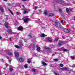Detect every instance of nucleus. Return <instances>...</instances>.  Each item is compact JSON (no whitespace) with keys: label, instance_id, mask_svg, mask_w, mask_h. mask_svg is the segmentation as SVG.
I'll return each instance as SVG.
<instances>
[{"label":"nucleus","instance_id":"obj_1","mask_svg":"<svg viewBox=\"0 0 75 75\" xmlns=\"http://www.w3.org/2000/svg\"><path fill=\"white\" fill-rule=\"evenodd\" d=\"M65 2V1L63 0H57V3H59L61 4H62V3H64Z\"/></svg>","mask_w":75,"mask_h":75},{"label":"nucleus","instance_id":"obj_2","mask_svg":"<svg viewBox=\"0 0 75 75\" xmlns=\"http://www.w3.org/2000/svg\"><path fill=\"white\" fill-rule=\"evenodd\" d=\"M64 30L65 33H70V31H71V30L69 29H64Z\"/></svg>","mask_w":75,"mask_h":75},{"label":"nucleus","instance_id":"obj_3","mask_svg":"<svg viewBox=\"0 0 75 75\" xmlns=\"http://www.w3.org/2000/svg\"><path fill=\"white\" fill-rule=\"evenodd\" d=\"M15 57L16 58H18L19 56V54L17 52H15L14 53Z\"/></svg>","mask_w":75,"mask_h":75},{"label":"nucleus","instance_id":"obj_4","mask_svg":"<svg viewBox=\"0 0 75 75\" xmlns=\"http://www.w3.org/2000/svg\"><path fill=\"white\" fill-rule=\"evenodd\" d=\"M8 22H6L5 23V26L6 28H8Z\"/></svg>","mask_w":75,"mask_h":75},{"label":"nucleus","instance_id":"obj_5","mask_svg":"<svg viewBox=\"0 0 75 75\" xmlns=\"http://www.w3.org/2000/svg\"><path fill=\"white\" fill-rule=\"evenodd\" d=\"M30 19V18H25L24 19L23 21L24 23H27L28 20Z\"/></svg>","mask_w":75,"mask_h":75},{"label":"nucleus","instance_id":"obj_6","mask_svg":"<svg viewBox=\"0 0 75 75\" xmlns=\"http://www.w3.org/2000/svg\"><path fill=\"white\" fill-rule=\"evenodd\" d=\"M18 30H20V31H23V27L21 26L19 27L18 28Z\"/></svg>","mask_w":75,"mask_h":75},{"label":"nucleus","instance_id":"obj_7","mask_svg":"<svg viewBox=\"0 0 75 75\" xmlns=\"http://www.w3.org/2000/svg\"><path fill=\"white\" fill-rule=\"evenodd\" d=\"M57 27L58 28H59L61 27V24L59 23L58 22L57 23Z\"/></svg>","mask_w":75,"mask_h":75},{"label":"nucleus","instance_id":"obj_8","mask_svg":"<svg viewBox=\"0 0 75 75\" xmlns=\"http://www.w3.org/2000/svg\"><path fill=\"white\" fill-rule=\"evenodd\" d=\"M24 59L23 58H20L19 59V61L20 62H23L24 61Z\"/></svg>","mask_w":75,"mask_h":75},{"label":"nucleus","instance_id":"obj_9","mask_svg":"<svg viewBox=\"0 0 75 75\" xmlns=\"http://www.w3.org/2000/svg\"><path fill=\"white\" fill-rule=\"evenodd\" d=\"M49 17H52V16H54V14L52 13H50L49 14Z\"/></svg>","mask_w":75,"mask_h":75},{"label":"nucleus","instance_id":"obj_10","mask_svg":"<svg viewBox=\"0 0 75 75\" xmlns=\"http://www.w3.org/2000/svg\"><path fill=\"white\" fill-rule=\"evenodd\" d=\"M45 49L47 50L48 51H50V50H51L50 48H49L48 47H45Z\"/></svg>","mask_w":75,"mask_h":75},{"label":"nucleus","instance_id":"obj_11","mask_svg":"<svg viewBox=\"0 0 75 75\" xmlns=\"http://www.w3.org/2000/svg\"><path fill=\"white\" fill-rule=\"evenodd\" d=\"M47 41H48V42H52V41L51 40V38L50 37H48V39L47 40Z\"/></svg>","mask_w":75,"mask_h":75},{"label":"nucleus","instance_id":"obj_12","mask_svg":"<svg viewBox=\"0 0 75 75\" xmlns=\"http://www.w3.org/2000/svg\"><path fill=\"white\" fill-rule=\"evenodd\" d=\"M7 32H8L9 34H12V31H11V29H8V30H7Z\"/></svg>","mask_w":75,"mask_h":75},{"label":"nucleus","instance_id":"obj_13","mask_svg":"<svg viewBox=\"0 0 75 75\" xmlns=\"http://www.w3.org/2000/svg\"><path fill=\"white\" fill-rule=\"evenodd\" d=\"M8 52V55H13V53H12V52H13L12 51V52Z\"/></svg>","mask_w":75,"mask_h":75},{"label":"nucleus","instance_id":"obj_14","mask_svg":"<svg viewBox=\"0 0 75 75\" xmlns=\"http://www.w3.org/2000/svg\"><path fill=\"white\" fill-rule=\"evenodd\" d=\"M0 10L1 11V12L2 13H3L4 12V9H3V8L2 7H1L0 8Z\"/></svg>","mask_w":75,"mask_h":75},{"label":"nucleus","instance_id":"obj_15","mask_svg":"<svg viewBox=\"0 0 75 75\" xmlns=\"http://www.w3.org/2000/svg\"><path fill=\"white\" fill-rule=\"evenodd\" d=\"M40 37H46L47 35H45L44 34H42L40 35Z\"/></svg>","mask_w":75,"mask_h":75},{"label":"nucleus","instance_id":"obj_16","mask_svg":"<svg viewBox=\"0 0 75 75\" xmlns=\"http://www.w3.org/2000/svg\"><path fill=\"white\" fill-rule=\"evenodd\" d=\"M61 69L62 71H64V70H66L67 69V67H63L61 68Z\"/></svg>","mask_w":75,"mask_h":75},{"label":"nucleus","instance_id":"obj_17","mask_svg":"<svg viewBox=\"0 0 75 75\" xmlns=\"http://www.w3.org/2000/svg\"><path fill=\"white\" fill-rule=\"evenodd\" d=\"M42 64L43 65H47V63H46L44 62L43 61H42Z\"/></svg>","mask_w":75,"mask_h":75},{"label":"nucleus","instance_id":"obj_18","mask_svg":"<svg viewBox=\"0 0 75 75\" xmlns=\"http://www.w3.org/2000/svg\"><path fill=\"white\" fill-rule=\"evenodd\" d=\"M8 11H9L10 13H11V14H12V15L13 16V13L12 11H11V10H10V9H8Z\"/></svg>","mask_w":75,"mask_h":75},{"label":"nucleus","instance_id":"obj_19","mask_svg":"<svg viewBox=\"0 0 75 75\" xmlns=\"http://www.w3.org/2000/svg\"><path fill=\"white\" fill-rule=\"evenodd\" d=\"M31 70H32V72H35V71H37V70H36L34 68L32 69Z\"/></svg>","mask_w":75,"mask_h":75},{"label":"nucleus","instance_id":"obj_20","mask_svg":"<svg viewBox=\"0 0 75 75\" xmlns=\"http://www.w3.org/2000/svg\"><path fill=\"white\" fill-rule=\"evenodd\" d=\"M66 69L67 71H72V70L70 69H69L68 68L66 67Z\"/></svg>","mask_w":75,"mask_h":75},{"label":"nucleus","instance_id":"obj_21","mask_svg":"<svg viewBox=\"0 0 75 75\" xmlns=\"http://www.w3.org/2000/svg\"><path fill=\"white\" fill-rule=\"evenodd\" d=\"M64 42L63 41H60L59 43L61 44V45H62V44H64Z\"/></svg>","mask_w":75,"mask_h":75},{"label":"nucleus","instance_id":"obj_22","mask_svg":"<svg viewBox=\"0 0 75 75\" xmlns=\"http://www.w3.org/2000/svg\"><path fill=\"white\" fill-rule=\"evenodd\" d=\"M44 14H45V16H47V14H48L47 13V10H45V11H44Z\"/></svg>","mask_w":75,"mask_h":75},{"label":"nucleus","instance_id":"obj_23","mask_svg":"<svg viewBox=\"0 0 75 75\" xmlns=\"http://www.w3.org/2000/svg\"><path fill=\"white\" fill-rule=\"evenodd\" d=\"M28 64H25V65H24V67L25 68H28Z\"/></svg>","mask_w":75,"mask_h":75},{"label":"nucleus","instance_id":"obj_24","mask_svg":"<svg viewBox=\"0 0 75 75\" xmlns=\"http://www.w3.org/2000/svg\"><path fill=\"white\" fill-rule=\"evenodd\" d=\"M27 62L28 64H30L31 62V60L30 59H28L27 60Z\"/></svg>","mask_w":75,"mask_h":75},{"label":"nucleus","instance_id":"obj_25","mask_svg":"<svg viewBox=\"0 0 75 75\" xmlns=\"http://www.w3.org/2000/svg\"><path fill=\"white\" fill-rule=\"evenodd\" d=\"M37 50L38 51V52H40V47H37Z\"/></svg>","mask_w":75,"mask_h":75},{"label":"nucleus","instance_id":"obj_26","mask_svg":"<svg viewBox=\"0 0 75 75\" xmlns=\"http://www.w3.org/2000/svg\"><path fill=\"white\" fill-rule=\"evenodd\" d=\"M62 45L59 43L57 45V47H61V46Z\"/></svg>","mask_w":75,"mask_h":75},{"label":"nucleus","instance_id":"obj_27","mask_svg":"<svg viewBox=\"0 0 75 75\" xmlns=\"http://www.w3.org/2000/svg\"><path fill=\"white\" fill-rule=\"evenodd\" d=\"M28 36V37H32V34L31 33L29 34Z\"/></svg>","mask_w":75,"mask_h":75},{"label":"nucleus","instance_id":"obj_28","mask_svg":"<svg viewBox=\"0 0 75 75\" xmlns=\"http://www.w3.org/2000/svg\"><path fill=\"white\" fill-rule=\"evenodd\" d=\"M71 59H74L75 57L74 56H72L71 57Z\"/></svg>","mask_w":75,"mask_h":75},{"label":"nucleus","instance_id":"obj_29","mask_svg":"<svg viewBox=\"0 0 75 75\" xmlns=\"http://www.w3.org/2000/svg\"><path fill=\"white\" fill-rule=\"evenodd\" d=\"M15 47L16 48H20V47L19 46H18V45H15Z\"/></svg>","mask_w":75,"mask_h":75},{"label":"nucleus","instance_id":"obj_30","mask_svg":"<svg viewBox=\"0 0 75 75\" xmlns=\"http://www.w3.org/2000/svg\"><path fill=\"white\" fill-rule=\"evenodd\" d=\"M28 11H27L26 10H25L23 12V14H25L26 13H28Z\"/></svg>","mask_w":75,"mask_h":75},{"label":"nucleus","instance_id":"obj_31","mask_svg":"<svg viewBox=\"0 0 75 75\" xmlns=\"http://www.w3.org/2000/svg\"><path fill=\"white\" fill-rule=\"evenodd\" d=\"M59 11L60 12V13H62V10L60 8L59 9Z\"/></svg>","mask_w":75,"mask_h":75},{"label":"nucleus","instance_id":"obj_32","mask_svg":"<svg viewBox=\"0 0 75 75\" xmlns=\"http://www.w3.org/2000/svg\"><path fill=\"white\" fill-rule=\"evenodd\" d=\"M57 41V39H55L54 40H53V41L52 42H56Z\"/></svg>","mask_w":75,"mask_h":75},{"label":"nucleus","instance_id":"obj_33","mask_svg":"<svg viewBox=\"0 0 75 75\" xmlns=\"http://www.w3.org/2000/svg\"><path fill=\"white\" fill-rule=\"evenodd\" d=\"M37 8V6H35V7L34 8V10H36Z\"/></svg>","mask_w":75,"mask_h":75},{"label":"nucleus","instance_id":"obj_34","mask_svg":"<svg viewBox=\"0 0 75 75\" xmlns=\"http://www.w3.org/2000/svg\"><path fill=\"white\" fill-rule=\"evenodd\" d=\"M16 13L17 14V15H19V14H21V13H19L18 12H16Z\"/></svg>","mask_w":75,"mask_h":75},{"label":"nucleus","instance_id":"obj_35","mask_svg":"<svg viewBox=\"0 0 75 75\" xmlns=\"http://www.w3.org/2000/svg\"><path fill=\"white\" fill-rule=\"evenodd\" d=\"M63 66H64L63 64H62L60 65V67H62Z\"/></svg>","mask_w":75,"mask_h":75},{"label":"nucleus","instance_id":"obj_36","mask_svg":"<svg viewBox=\"0 0 75 75\" xmlns=\"http://www.w3.org/2000/svg\"><path fill=\"white\" fill-rule=\"evenodd\" d=\"M54 25H55V26H56V27H57V22H55V23H54Z\"/></svg>","mask_w":75,"mask_h":75},{"label":"nucleus","instance_id":"obj_37","mask_svg":"<svg viewBox=\"0 0 75 75\" xmlns=\"http://www.w3.org/2000/svg\"><path fill=\"white\" fill-rule=\"evenodd\" d=\"M66 11H67V12H69V9H68V8H66Z\"/></svg>","mask_w":75,"mask_h":75},{"label":"nucleus","instance_id":"obj_38","mask_svg":"<svg viewBox=\"0 0 75 75\" xmlns=\"http://www.w3.org/2000/svg\"><path fill=\"white\" fill-rule=\"evenodd\" d=\"M19 45L20 46V47H22L23 45V44L21 43L19 44Z\"/></svg>","mask_w":75,"mask_h":75},{"label":"nucleus","instance_id":"obj_39","mask_svg":"<svg viewBox=\"0 0 75 75\" xmlns=\"http://www.w3.org/2000/svg\"><path fill=\"white\" fill-rule=\"evenodd\" d=\"M65 6H69V4L67 3H66L65 4Z\"/></svg>","mask_w":75,"mask_h":75},{"label":"nucleus","instance_id":"obj_40","mask_svg":"<svg viewBox=\"0 0 75 75\" xmlns=\"http://www.w3.org/2000/svg\"><path fill=\"white\" fill-rule=\"evenodd\" d=\"M38 23H41V24H42V21H40L38 22Z\"/></svg>","mask_w":75,"mask_h":75},{"label":"nucleus","instance_id":"obj_41","mask_svg":"<svg viewBox=\"0 0 75 75\" xmlns=\"http://www.w3.org/2000/svg\"><path fill=\"white\" fill-rule=\"evenodd\" d=\"M63 51H68V50L64 49L63 50Z\"/></svg>","mask_w":75,"mask_h":75},{"label":"nucleus","instance_id":"obj_42","mask_svg":"<svg viewBox=\"0 0 75 75\" xmlns=\"http://www.w3.org/2000/svg\"><path fill=\"white\" fill-rule=\"evenodd\" d=\"M59 28H61L63 30H64V28L62 26H60V27H59Z\"/></svg>","mask_w":75,"mask_h":75},{"label":"nucleus","instance_id":"obj_43","mask_svg":"<svg viewBox=\"0 0 75 75\" xmlns=\"http://www.w3.org/2000/svg\"><path fill=\"white\" fill-rule=\"evenodd\" d=\"M33 48H35V44L33 43Z\"/></svg>","mask_w":75,"mask_h":75},{"label":"nucleus","instance_id":"obj_44","mask_svg":"<svg viewBox=\"0 0 75 75\" xmlns=\"http://www.w3.org/2000/svg\"><path fill=\"white\" fill-rule=\"evenodd\" d=\"M9 70L10 71H13V69H12V68H9Z\"/></svg>","mask_w":75,"mask_h":75},{"label":"nucleus","instance_id":"obj_45","mask_svg":"<svg viewBox=\"0 0 75 75\" xmlns=\"http://www.w3.org/2000/svg\"><path fill=\"white\" fill-rule=\"evenodd\" d=\"M63 22H64V20H62L61 21V23H63Z\"/></svg>","mask_w":75,"mask_h":75},{"label":"nucleus","instance_id":"obj_46","mask_svg":"<svg viewBox=\"0 0 75 75\" xmlns=\"http://www.w3.org/2000/svg\"><path fill=\"white\" fill-rule=\"evenodd\" d=\"M57 51H62V50H61V49H58L57 50Z\"/></svg>","mask_w":75,"mask_h":75},{"label":"nucleus","instance_id":"obj_47","mask_svg":"<svg viewBox=\"0 0 75 75\" xmlns=\"http://www.w3.org/2000/svg\"><path fill=\"white\" fill-rule=\"evenodd\" d=\"M54 75H57V73L55 72H54Z\"/></svg>","mask_w":75,"mask_h":75},{"label":"nucleus","instance_id":"obj_48","mask_svg":"<svg viewBox=\"0 0 75 75\" xmlns=\"http://www.w3.org/2000/svg\"><path fill=\"white\" fill-rule=\"evenodd\" d=\"M60 59H57V61H59Z\"/></svg>","mask_w":75,"mask_h":75},{"label":"nucleus","instance_id":"obj_49","mask_svg":"<svg viewBox=\"0 0 75 75\" xmlns=\"http://www.w3.org/2000/svg\"><path fill=\"white\" fill-rule=\"evenodd\" d=\"M6 58H7V59H9V57H8V56H6Z\"/></svg>","mask_w":75,"mask_h":75},{"label":"nucleus","instance_id":"obj_50","mask_svg":"<svg viewBox=\"0 0 75 75\" xmlns=\"http://www.w3.org/2000/svg\"><path fill=\"white\" fill-rule=\"evenodd\" d=\"M22 7H23V8H24V5H22Z\"/></svg>","mask_w":75,"mask_h":75},{"label":"nucleus","instance_id":"obj_51","mask_svg":"<svg viewBox=\"0 0 75 75\" xmlns=\"http://www.w3.org/2000/svg\"><path fill=\"white\" fill-rule=\"evenodd\" d=\"M72 67H75V64H74L73 66H72Z\"/></svg>","mask_w":75,"mask_h":75},{"label":"nucleus","instance_id":"obj_52","mask_svg":"<svg viewBox=\"0 0 75 75\" xmlns=\"http://www.w3.org/2000/svg\"><path fill=\"white\" fill-rule=\"evenodd\" d=\"M62 38L63 39H65V38L64 37V36H62Z\"/></svg>","mask_w":75,"mask_h":75},{"label":"nucleus","instance_id":"obj_53","mask_svg":"<svg viewBox=\"0 0 75 75\" xmlns=\"http://www.w3.org/2000/svg\"><path fill=\"white\" fill-rule=\"evenodd\" d=\"M58 40H59V38H57V41H58Z\"/></svg>","mask_w":75,"mask_h":75},{"label":"nucleus","instance_id":"obj_54","mask_svg":"<svg viewBox=\"0 0 75 75\" xmlns=\"http://www.w3.org/2000/svg\"><path fill=\"white\" fill-rule=\"evenodd\" d=\"M37 54H35V56H37Z\"/></svg>","mask_w":75,"mask_h":75},{"label":"nucleus","instance_id":"obj_55","mask_svg":"<svg viewBox=\"0 0 75 75\" xmlns=\"http://www.w3.org/2000/svg\"><path fill=\"white\" fill-rule=\"evenodd\" d=\"M8 6H11V4H8Z\"/></svg>","mask_w":75,"mask_h":75},{"label":"nucleus","instance_id":"obj_56","mask_svg":"<svg viewBox=\"0 0 75 75\" xmlns=\"http://www.w3.org/2000/svg\"><path fill=\"white\" fill-rule=\"evenodd\" d=\"M1 39H2V37H1L0 36V39L1 40Z\"/></svg>","mask_w":75,"mask_h":75},{"label":"nucleus","instance_id":"obj_57","mask_svg":"<svg viewBox=\"0 0 75 75\" xmlns=\"http://www.w3.org/2000/svg\"><path fill=\"white\" fill-rule=\"evenodd\" d=\"M11 60H9V62H11Z\"/></svg>","mask_w":75,"mask_h":75},{"label":"nucleus","instance_id":"obj_58","mask_svg":"<svg viewBox=\"0 0 75 75\" xmlns=\"http://www.w3.org/2000/svg\"><path fill=\"white\" fill-rule=\"evenodd\" d=\"M22 1H25L27 0H22Z\"/></svg>","mask_w":75,"mask_h":75},{"label":"nucleus","instance_id":"obj_59","mask_svg":"<svg viewBox=\"0 0 75 75\" xmlns=\"http://www.w3.org/2000/svg\"><path fill=\"white\" fill-rule=\"evenodd\" d=\"M54 61L57 62V59H54Z\"/></svg>","mask_w":75,"mask_h":75},{"label":"nucleus","instance_id":"obj_60","mask_svg":"<svg viewBox=\"0 0 75 75\" xmlns=\"http://www.w3.org/2000/svg\"><path fill=\"white\" fill-rule=\"evenodd\" d=\"M9 40H10V41H11V38H10Z\"/></svg>","mask_w":75,"mask_h":75},{"label":"nucleus","instance_id":"obj_61","mask_svg":"<svg viewBox=\"0 0 75 75\" xmlns=\"http://www.w3.org/2000/svg\"><path fill=\"white\" fill-rule=\"evenodd\" d=\"M74 20H75V16H74Z\"/></svg>","mask_w":75,"mask_h":75},{"label":"nucleus","instance_id":"obj_62","mask_svg":"<svg viewBox=\"0 0 75 75\" xmlns=\"http://www.w3.org/2000/svg\"><path fill=\"white\" fill-rule=\"evenodd\" d=\"M49 21H51V19H49Z\"/></svg>","mask_w":75,"mask_h":75},{"label":"nucleus","instance_id":"obj_63","mask_svg":"<svg viewBox=\"0 0 75 75\" xmlns=\"http://www.w3.org/2000/svg\"><path fill=\"white\" fill-rule=\"evenodd\" d=\"M72 72H75V71H72Z\"/></svg>","mask_w":75,"mask_h":75},{"label":"nucleus","instance_id":"obj_64","mask_svg":"<svg viewBox=\"0 0 75 75\" xmlns=\"http://www.w3.org/2000/svg\"><path fill=\"white\" fill-rule=\"evenodd\" d=\"M4 1H7V0H4Z\"/></svg>","mask_w":75,"mask_h":75}]
</instances>
